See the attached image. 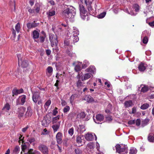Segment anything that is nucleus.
<instances>
[{
    "mask_svg": "<svg viewBox=\"0 0 154 154\" xmlns=\"http://www.w3.org/2000/svg\"><path fill=\"white\" fill-rule=\"evenodd\" d=\"M141 123V120L139 119H137L136 120H135V123L136 125L137 126H139L140 124Z\"/></svg>",
    "mask_w": 154,
    "mask_h": 154,
    "instance_id": "nucleus-59",
    "label": "nucleus"
},
{
    "mask_svg": "<svg viewBox=\"0 0 154 154\" xmlns=\"http://www.w3.org/2000/svg\"><path fill=\"white\" fill-rule=\"evenodd\" d=\"M81 2L83 3L84 0H80ZM84 2L86 4L88 11L90 12L92 10V8L91 5V2L89 1V0H84Z\"/></svg>",
    "mask_w": 154,
    "mask_h": 154,
    "instance_id": "nucleus-8",
    "label": "nucleus"
},
{
    "mask_svg": "<svg viewBox=\"0 0 154 154\" xmlns=\"http://www.w3.org/2000/svg\"><path fill=\"white\" fill-rule=\"evenodd\" d=\"M56 14V11L54 9H51L46 12L47 17L49 18L51 17L54 16Z\"/></svg>",
    "mask_w": 154,
    "mask_h": 154,
    "instance_id": "nucleus-18",
    "label": "nucleus"
},
{
    "mask_svg": "<svg viewBox=\"0 0 154 154\" xmlns=\"http://www.w3.org/2000/svg\"><path fill=\"white\" fill-rule=\"evenodd\" d=\"M10 108V106L8 103H6L2 109L3 111H8Z\"/></svg>",
    "mask_w": 154,
    "mask_h": 154,
    "instance_id": "nucleus-33",
    "label": "nucleus"
},
{
    "mask_svg": "<svg viewBox=\"0 0 154 154\" xmlns=\"http://www.w3.org/2000/svg\"><path fill=\"white\" fill-rule=\"evenodd\" d=\"M146 65L144 63H141L138 66L139 70L140 71H143L145 69Z\"/></svg>",
    "mask_w": 154,
    "mask_h": 154,
    "instance_id": "nucleus-27",
    "label": "nucleus"
},
{
    "mask_svg": "<svg viewBox=\"0 0 154 154\" xmlns=\"http://www.w3.org/2000/svg\"><path fill=\"white\" fill-rule=\"evenodd\" d=\"M27 140L31 143L35 141V139L34 138L32 137H29L27 139Z\"/></svg>",
    "mask_w": 154,
    "mask_h": 154,
    "instance_id": "nucleus-53",
    "label": "nucleus"
},
{
    "mask_svg": "<svg viewBox=\"0 0 154 154\" xmlns=\"http://www.w3.org/2000/svg\"><path fill=\"white\" fill-rule=\"evenodd\" d=\"M17 57L18 58V64H19L22 61L23 59L21 58V55L20 54H18L17 55Z\"/></svg>",
    "mask_w": 154,
    "mask_h": 154,
    "instance_id": "nucleus-54",
    "label": "nucleus"
},
{
    "mask_svg": "<svg viewBox=\"0 0 154 154\" xmlns=\"http://www.w3.org/2000/svg\"><path fill=\"white\" fill-rule=\"evenodd\" d=\"M84 139L83 136L82 135H79L77 137L76 141L77 143L79 144H82V140Z\"/></svg>",
    "mask_w": 154,
    "mask_h": 154,
    "instance_id": "nucleus-25",
    "label": "nucleus"
},
{
    "mask_svg": "<svg viewBox=\"0 0 154 154\" xmlns=\"http://www.w3.org/2000/svg\"><path fill=\"white\" fill-rule=\"evenodd\" d=\"M51 103L50 100H48L45 104L44 106L45 109H47L50 106Z\"/></svg>",
    "mask_w": 154,
    "mask_h": 154,
    "instance_id": "nucleus-43",
    "label": "nucleus"
},
{
    "mask_svg": "<svg viewBox=\"0 0 154 154\" xmlns=\"http://www.w3.org/2000/svg\"><path fill=\"white\" fill-rule=\"evenodd\" d=\"M75 153V154H82V151L79 149H75L74 151Z\"/></svg>",
    "mask_w": 154,
    "mask_h": 154,
    "instance_id": "nucleus-51",
    "label": "nucleus"
},
{
    "mask_svg": "<svg viewBox=\"0 0 154 154\" xmlns=\"http://www.w3.org/2000/svg\"><path fill=\"white\" fill-rule=\"evenodd\" d=\"M53 70V68L51 66H48L46 69L47 72L50 75H51L52 74Z\"/></svg>",
    "mask_w": 154,
    "mask_h": 154,
    "instance_id": "nucleus-42",
    "label": "nucleus"
},
{
    "mask_svg": "<svg viewBox=\"0 0 154 154\" xmlns=\"http://www.w3.org/2000/svg\"><path fill=\"white\" fill-rule=\"evenodd\" d=\"M57 108L55 107V108L53 110V115L54 116H56L58 113V111H57Z\"/></svg>",
    "mask_w": 154,
    "mask_h": 154,
    "instance_id": "nucleus-58",
    "label": "nucleus"
},
{
    "mask_svg": "<svg viewBox=\"0 0 154 154\" xmlns=\"http://www.w3.org/2000/svg\"><path fill=\"white\" fill-rule=\"evenodd\" d=\"M56 138L58 144H61L62 142L61 133L58 132L56 135Z\"/></svg>",
    "mask_w": 154,
    "mask_h": 154,
    "instance_id": "nucleus-17",
    "label": "nucleus"
},
{
    "mask_svg": "<svg viewBox=\"0 0 154 154\" xmlns=\"http://www.w3.org/2000/svg\"><path fill=\"white\" fill-rule=\"evenodd\" d=\"M149 119H145L142 121L143 124L146 125L149 122Z\"/></svg>",
    "mask_w": 154,
    "mask_h": 154,
    "instance_id": "nucleus-64",
    "label": "nucleus"
},
{
    "mask_svg": "<svg viewBox=\"0 0 154 154\" xmlns=\"http://www.w3.org/2000/svg\"><path fill=\"white\" fill-rule=\"evenodd\" d=\"M19 137V142L20 143L21 141H22V143L23 142V139L24 138V137H22V136L21 134H19L18 135Z\"/></svg>",
    "mask_w": 154,
    "mask_h": 154,
    "instance_id": "nucleus-55",
    "label": "nucleus"
},
{
    "mask_svg": "<svg viewBox=\"0 0 154 154\" xmlns=\"http://www.w3.org/2000/svg\"><path fill=\"white\" fill-rule=\"evenodd\" d=\"M95 119L93 118L94 122L97 124H101L104 119V117L103 115L98 114L96 115Z\"/></svg>",
    "mask_w": 154,
    "mask_h": 154,
    "instance_id": "nucleus-6",
    "label": "nucleus"
},
{
    "mask_svg": "<svg viewBox=\"0 0 154 154\" xmlns=\"http://www.w3.org/2000/svg\"><path fill=\"white\" fill-rule=\"evenodd\" d=\"M94 148V145L92 143H90L88 144L86 146V148L88 150H89L90 151H91V149H93Z\"/></svg>",
    "mask_w": 154,
    "mask_h": 154,
    "instance_id": "nucleus-30",
    "label": "nucleus"
},
{
    "mask_svg": "<svg viewBox=\"0 0 154 154\" xmlns=\"http://www.w3.org/2000/svg\"><path fill=\"white\" fill-rule=\"evenodd\" d=\"M26 110V108L23 107L19 108L17 109V113L19 117H21L23 116Z\"/></svg>",
    "mask_w": 154,
    "mask_h": 154,
    "instance_id": "nucleus-9",
    "label": "nucleus"
},
{
    "mask_svg": "<svg viewBox=\"0 0 154 154\" xmlns=\"http://www.w3.org/2000/svg\"><path fill=\"white\" fill-rule=\"evenodd\" d=\"M79 116L81 118L83 119L85 117L86 115L84 112H82L79 114Z\"/></svg>",
    "mask_w": 154,
    "mask_h": 154,
    "instance_id": "nucleus-56",
    "label": "nucleus"
},
{
    "mask_svg": "<svg viewBox=\"0 0 154 154\" xmlns=\"http://www.w3.org/2000/svg\"><path fill=\"white\" fill-rule=\"evenodd\" d=\"M69 134L71 136H72L74 133V129L73 127L69 129L68 131Z\"/></svg>",
    "mask_w": 154,
    "mask_h": 154,
    "instance_id": "nucleus-50",
    "label": "nucleus"
},
{
    "mask_svg": "<svg viewBox=\"0 0 154 154\" xmlns=\"http://www.w3.org/2000/svg\"><path fill=\"white\" fill-rule=\"evenodd\" d=\"M27 148V146L26 145H23L22 146V151L25 152Z\"/></svg>",
    "mask_w": 154,
    "mask_h": 154,
    "instance_id": "nucleus-61",
    "label": "nucleus"
},
{
    "mask_svg": "<svg viewBox=\"0 0 154 154\" xmlns=\"http://www.w3.org/2000/svg\"><path fill=\"white\" fill-rule=\"evenodd\" d=\"M49 38L51 46L53 47L55 45L57 46L58 42L57 36L52 34H50L49 35Z\"/></svg>",
    "mask_w": 154,
    "mask_h": 154,
    "instance_id": "nucleus-3",
    "label": "nucleus"
},
{
    "mask_svg": "<svg viewBox=\"0 0 154 154\" xmlns=\"http://www.w3.org/2000/svg\"><path fill=\"white\" fill-rule=\"evenodd\" d=\"M62 14L63 17L71 21L75 14V9L72 6L66 5Z\"/></svg>",
    "mask_w": 154,
    "mask_h": 154,
    "instance_id": "nucleus-1",
    "label": "nucleus"
},
{
    "mask_svg": "<svg viewBox=\"0 0 154 154\" xmlns=\"http://www.w3.org/2000/svg\"><path fill=\"white\" fill-rule=\"evenodd\" d=\"M23 90L22 89H14L12 91L13 95H17L18 94L23 93Z\"/></svg>",
    "mask_w": 154,
    "mask_h": 154,
    "instance_id": "nucleus-19",
    "label": "nucleus"
},
{
    "mask_svg": "<svg viewBox=\"0 0 154 154\" xmlns=\"http://www.w3.org/2000/svg\"><path fill=\"white\" fill-rule=\"evenodd\" d=\"M94 136L95 140H96L97 137L96 135L94 133H88L85 134V139L88 141H90L94 139Z\"/></svg>",
    "mask_w": 154,
    "mask_h": 154,
    "instance_id": "nucleus-7",
    "label": "nucleus"
},
{
    "mask_svg": "<svg viewBox=\"0 0 154 154\" xmlns=\"http://www.w3.org/2000/svg\"><path fill=\"white\" fill-rule=\"evenodd\" d=\"M85 71L87 72L91 73V74L93 75V74H94L96 72L95 67L93 66H90L88 68L86 69L85 70Z\"/></svg>",
    "mask_w": 154,
    "mask_h": 154,
    "instance_id": "nucleus-14",
    "label": "nucleus"
},
{
    "mask_svg": "<svg viewBox=\"0 0 154 154\" xmlns=\"http://www.w3.org/2000/svg\"><path fill=\"white\" fill-rule=\"evenodd\" d=\"M73 30L71 32L73 33V35H78L79 34V31L78 29L75 27H73Z\"/></svg>",
    "mask_w": 154,
    "mask_h": 154,
    "instance_id": "nucleus-32",
    "label": "nucleus"
},
{
    "mask_svg": "<svg viewBox=\"0 0 154 154\" xmlns=\"http://www.w3.org/2000/svg\"><path fill=\"white\" fill-rule=\"evenodd\" d=\"M69 39L71 40V42L72 41L74 42H76L79 41V38L77 35H73L70 36Z\"/></svg>",
    "mask_w": 154,
    "mask_h": 154,
    "instance_id": "nucleus-23",
    "label": "nucleus"
},
{
    "mask_svg": "<svg viewBox=\"0 0 154 154\" xmlns=\"http://www.w3.org/2000/svg\"><path fill=\"white\" fill-rule=\"evenodd\" d=\"M133 8L135 10L136 12L135 13H137V12H138L139 10V6L137 4H135L133 5Z\"/></svg>",
    "mask_w": 154,
    "mask_h": 154,
    "instance_id": "nucleus-46",
    "label": "nucleus"
},
{
    "mask_svg": "<svg viewBox=\"0 0 154 154\" xmlns=\"http://www.w3.org/2000/svg\"><path fill=\"white\" fill-rule=\"evenodd\" d=\"M76 96L75 94H72L71 96L70 99V103L72 105L73 104V101L75 99V97Z\"/></svg>",
    "mask_w": 154,
    "mask_h": 154,
    "instance_id": "nucleus-47",
    "label": "nucleus"
},
{
    "mask_svg": "<svg viewBox=\"0 0 154 154\" xmlns=\"http://www.w3.org/2000/svg\"><path fill=\"white\" fill-rule=\"evenodd\" d=\"M20 28V24L19 23H18L15 26V29L17 32L19 33V32Z\"/></svg>",
    "mask_w": 154,
    "mask_h": 154,
    "instance_id": "nucleus-44",
    "label": "nucleus"
},
{
    "mask_svg": "<svg viewBox=\"0 0 154 154\" xmlns=\"http://www.w3.org/2000/svg\"><path fill=\"white\" fill-rule=\"evenodd\" d=\"M60 116L58 115L56 117H53L52 119V124L57 123L59 119H60Z\"/></svg>",
    "mask_w": 154,
    "mask_h": 154,
    "instance_id": "nucleus-26",
    "label": "nucleus"
},
{
    "mask_svg": "<svg viewBox=\"0 0 154 154\" xmlns=\"http://www.w3.org/2000/svg\"><path fill=\"white\" fill-rule=\"evenodd\" d=\"M70 110V107L69 106H65L63 109V111L64 113H66L68 112Z\"/></svg>",
    "mask_w": 154,
    "mask_h": 154,
    "instance_id": "nucleus-49",
    "label": "nucleus"
},
{
    "mask_svg": "<svg viewBox=\"0 0 154 154\" xmlns=\"http://www.w3.org/2000/svg\"><path fill=\"white\" fill-rule=\"evenodd\" d=\"M135 123V120H131L129 121L128 122V123L129 125H132L133 124H134Z\"/></svg>",
    "mask_w": 154,
    "mask_h": 154,
    "instance_id": "nucleus-63",
    "label": "nucleus"
},
{
    "mask_svg": "<svg viewBox=\"0 0 154 154\" xmlns=\"http://www.w3.org/2000/svg\"><path fill=\"white\" fill-rule=\"evenodd\" d=\"M148 139L149 142H154V134L150 133L148 136Z\"/></svg>",
    "mask_w": 154,
    "mask_h": 154,
    "instance_id": "nucleus-28",
    "label": "nucleus"
},
{
    "mask_svg": "<svg viewBox=\"0 0 154 154\" xmlns=\"http://www.w3.org/2000/svg\"><path fill=\"white\" fill-rule=\"evenodd\" d=\"M20 150V148L19 146H16L13 151V154H18Z\"/></svg>",
    "mask_w": 154,
    "mask_h": 154,
    "instance_id": "nucleus-35",
    "label": "nucleus"
},
{
    "mask_svg": "<svg viewBox=\"0 0 154 154\" xmlns=\"http://www.w3.org/2000/svg\"><path fill=\"white\" fill-rule=\"evenodd\" d=\"M149 107V105L148 103H146L143 104L140 106V108L143 110L147 109Z\"/></svg>",
    "mask_w": 154,
    "mask_h": 154,
    "instance_id": "nucleus-40",
    "label": "nucleus"
},
{
    "mask_svg": "<svg viewBox=\"0 0 154 154\" xmlns=\"http://www.w3.org/2000/svg\"><path fill=\"white\" fill-rule=\"evenodd\" d=\"M141 86H143V87H142V88L141 89V91L142 92H145L148 91L149 89L148 87L147 86L143 85H141Z\"/></svg>",
    "mask_w": 154,
    "mask_h": 154,
    "instance_id": "nucleus-39",
    "label": "nucleus"
},
{
    "mask_svg": "<svg viewBox=\"0 0 154 154\" xmlns=\"http://www.w3.org/2000/svg\"><path fill=\"white\" fill-rule=\"evenodd\" d=\"M124 105L125 107H128L131 106L133 105L132 101L131 100L126 101L125 102Z\"/></svg>",
    "mask_w": 154,
    "mask_h": 154,
    "instance_id": "nucleus-29",
    "label": "nucleus"
},
{
    "mask_svg": "<svg viewBox=\"0 0 154 154\" xmlns=\"http://www.w3.org/2000/svg\"><path fill=\"white\" fill-rule=\"evenodd\" d=\"M76 130L78 133L81 134L85 131V128L84 125H80L76 127Z\"/></svg>",
    "mask_w": 154,
    "mask_h": 154,
    "instance_id": "nucleus-13",
    "label": "nucleus"
},
{
    "mask_svg": "<svg viewBox=\"0 0 154 154\" xmlns=\"http://www.w3.org/2000/svg\"><path fill=\"white\" fill-rule=\"evenodd\" d=\"M83 100H86L89 103L92 102L93 100V98L90 95H87L85 96L83 98Z\"/></svg>",
    "mask_w": 154,
    "mask_h": 154,
    "instance_id": "nucleus-22",
    "label": "nucleus"
},
{
    "mask_svg": "<svg viewBox=\"0 0 154 154\" xmlns=\"http://www.w3.org/2000/svg\"><path fill=\"white\" fill-rule=\"evenodd\" d=\"M34 10H35V13H38L40 10V6L35 5Z\"/></svg>",
    "mask_w": 154,
    "mask_h": 154,
    "instance_id": "nucleus-48",
    "label": "nucleus"
},
{
    "mask_svg": "<svg viewBox=\"0 0 154 154\" xmlns=\"http://www.w3.org/2000/svg\"><path fill=\"white\" fill-rule=\"evenodd\" d=\"M50 122V120L48 119L47 116H45L44 117V119L42 122V124L43 126L46 127L49 125Z\"/></svg>",
    "mask_w": 154,
    "mask_h": 154,
    "instance_id": "nucleus-12",
    "label": "nucleus"
},
{
    "mask_svg": "<svg viewBox=\"0 0 154 154\" xmlns=\"http://www.w3.org/2000/svg\"><path fill=\"white\" fill-rule=\"evenodd\" d=\"M71 40L70 39L69 40V39H66L64 41V44L65 45H68L71 42Z\"/></svg>",
    "mask_w": 154,
    "mask_h": 154,
    "instance_id": "nucleus-52",
    "label": "nucleus"
},
{
    "mask_svg": "<svg viewBox=\"0 0 154 154\" xmlns=\"http://www.w3.org/2000/svg\"><path fill=\"white\" fill-rule=\"evenodd\" d=\"M76 64L75 67V71L78 72L80 71L82 69L81 67V65L82 63L80 62H75L73 63V65Z\"/></svg>",
    "mask_w": 154,
    "mask_h": 154,
    "instance_id": "nucleus-16",
    "label": "nucleus"
},
{
    "mask_svg": "<svg viewBox=\"0 0 154 154\" xmlns=\"http://www.w3.org/2000/svg\"><path fill=\"white\" fill-rule=\"evenodd\" d=\"M125 11L128 13L129 14L132 16H135L137 14V13H134L133 11H131L130 12H129L128 9L127 8L125 9Z\"/></svg>",
    "mask_w": 154,
    "mask_h": 154,
    "instance_id": "nucleus-45",
    "label": "nucleus"
},
{
    "mask_svg": "<svg viewBox=\"0 0 154 154\" xmlns=\"http://www.w3.org/2000/svg\"><path fill=\"white\" fill-rule=\"evenodd\" d=\"M33 37L34 38H37L39 37V33L38 31L34 30L33 32Z\"/></svg>",
    "mask_w": 154,
    "mask_h": 154,
    "instance_id": "nucleus-38",
    "label": "nucleus"
},
{
    "mask_svg": "<svg viewBox=\"0 0 154 154\" xmlns=\"http://www.w3.org/2000/svg\"><path fill=\"white\" fill-rule=\"evenodd\" d=\"M21 100V104L23 105L25 102L26 100V96L25 95H23L20 96L19 98Z\"/></svg>",
    "mask_w": 154,
    "mask_h": 154,
    "instance_id": "nucleus-31",
    "label": "nucleus"
},
{
    "mask_svg": "<svg viewBox=\"0 0 154 154\" xmlns=\"http://www.w3.org/2000/svg\"><path fill=\"white\" fill-rule=\"evenodd\" d=\"M20 63L21 64L23 68L26 67L28 65V62L26 60H23Z\"/></svg>",
    "mask_w": 154,
    "mask_h": 154,
    "instance_id": "nucleus-36",
    "label": "nucleus"
},
{
    "mask_svg": "<svg viewBox=\"0 0 154 154\" xmlns=\"http://www.w3.org/2000/svg\"><path fill=\"white\" fill-rule=\"evenodd\" d=\"M61 122V121H59L57 123L52 124L53 125L51 128H53L54 132H57L59 129L60 125Z\"/></svg>",
    "mask_w": 154,
    "mask_h": 154,
    "instance_id": "nucleus-11",
    "label": "nucleus"
},
{
    "mask_svg": "<svg viewBox=\"0 0 154 154\" xmlns=\"http://www.w3.org/2000/svg\"><path fill=\"white\" fill-rule=\"evenodd\" d=\"M84 83L82 82L81 80L79 79L76 82L77 86V87L80 88V87H83Z\"/></svg>",
    "mask_w": 154,
    "mask_h": 154,
    "instance_id": "nucleus-34",
    "label": "nucleus"
},
{
    "mask_svg": "<svg viewBox=\"0 0 154 154\" xmlns=\"http://www.w3.org/2000/svg\"><path fill=\"white\" fill-rule=\"evenodd\" d=\"M116 147V152L120 154H123L125 153H127L128 152V147L126 145L123 144H117Z\"/></svg>",
    "mask_w": 154,
    "mask_h": 154,
    "instance_id": "nucleus-2",
    "label": "nucleus"
},
{
    "mask_svg": "<svg viewBox=\"0 0 154 154\" xmlns=\"http://www.w3.org/2000/svg\"><path fill=\"white\" fill-rule=\"evenodd\" d=\"M93 76V75L91 73L87 72L83 74V76H82L81 79L82 81L87 80Z\"/></svg>",
    "mask_w": 154,
    "mask_h": 154,
    "instance_id": "nucleus-15",
    "label": "nucleus"
},
{
    "mask_svg": "<svg viewBox=\"0 0 154 154\" xmlns=\"http://www.w3.org/2000/svg\"><path fill=\"white\" fill-rule=\"evenodd\" d=\"M137 152V149L134 147L131 148L130 150L129 154H136Z\"/></svg>",
    "mask_w": 154,
    "mask_h": 154,
    "instance_id": "nucleus-37",
    "label": "nucleus"
},
{
    "mask_svg": "<svg viewBox=\"0 0 154 154\" xmlns=\"http://www.w3.org/2000/svg\"><path fill=\"white\" fill-rule=\"evenodd\" d=\"M24 154H41V153L38 150H33L31 149L28 150L27 152Z\"/></svg>",
    "mask_w": 154,
    "mask_h": 154,
    "instance_id": "nucleus-20",
    "label": "nucleus"
},
{
    "mask_svg": "<svg viewBox=\"0 0 154 154\" xmlns=\"http://www.w3.org/2000/svg\"><path fill=\"white\" fill-rule=\"evenodd\" d=\"M38 149L43 154H48V148L46 145L40 143L38 147Z\"/></svg>",
    "mask_w": 154,
    "mask_h": 154,
    "instance_id": "nucleus-4",
    "label": "nucleus"
},
{
    "mask_svg": "<svg viewBox=\"0 0 154 154\" xmlns=\"http://www.w3.org/2000/svg\"><path fill=\"white\" fill-rule=\"evenodd\" d=\"M38 24L35 22L32 23H28L27 24L26 26L29 29H30L32 28L35 27L37 26Z\"/></svg>",
    "mask_w": 154,
    "mask_h": 154,
    "instance_id": "nucleus-24",
    "label": "nucleus"
},
{
    "mask_svg": "<svg viewBox=\"0 0 154 154\" xmlns=\"http://www.w3.org/2000/svg\"><path fill=\"white\" fill-rule=\"evenodd\" d=\"M32 114V110L31 107L29 106L27 108V111L25 115L26 117L31 116Z\"/></svg>",
    "mask_w": 154,
    "mask_h": 154,
    "instance_id": "nucleus-21",
    "label": "nucleus"
},
{
    "mask_svg": "<svg viewBox=\"0 0 154 154\" xmlns=\"http://www.w3.org/2000/svg\"><path fill=\"white\" fill-rule=\"evenodd\" d=\"M79 7L81 17L82 19L84 20L87 17V11L82 5H79Z\"/></svg>",
    "mask_w": 154,
    "mask_h": 154,
    "instance_id": "nucleus-5",
    "label": "nucleus"
},
{
    "mask_svg": "<svg viewBox=\"0 0 154 154\" xmlns=\"http://www.w3.org/2000/svg\"><path fill=\"white\" fill-rule=\"evenodd\" d=\"M106 12H104L99 15H97V17L99 19H101L103 18L106 15Z\"/></svg>",
    "mask_w": 154,
    "mask_h": 154,
    "instance_id": "nucleus-41",
    "label": "nucleus"
},
{
    "mask_svg": "<svg viewBox=\"0 0 154 154\" xmlns=\"http://www.w3.org/2000/svg\"><path fill=\"white\" fill-rule=\"evenodd\" d=\"M106 121H107L108 122H110L112 120L111 117L109 116L106 117Z\"/></svg>",
    "mask_w": 154,
    "mask_h": 154,
    "instance_id": "nucleus-62",
    "label": "nucleus"
},
{
    "mask_svg": "<svg viewBox=\"0 0 154 154\" xmlns=\"http://www.w3.org/2000/svg\"><path fill=\"white\" fill-rule=\"evenodd\" d=\"M32 99L33 101L36 103L38 100L40 99L39 93L38 92H35L32 96Z\"/></svg>",
    "mask_w": 154,
    "mask_h": 154,
    "instance_id": "nucleus-10",
    "label": "nucleus"
},
{
    "mask_svg": "<svg viewBox=\"0 0 154 154\" xmlns=\"http://www.w3.org/2000/svg\"><path fill=\"white\" fill-rule=\"evenodd\" d=\"M66 53L68 55L71 57L75 55V54L72 53L71 51L69 50L67 51Z\"/></svg>",
    "mask_w": 154,
    "mask_h": 154,
    "instance_id": "nucleus-57",
    "label": "nucleus"
},
{
    "mask_svg": "<svg viewBox=\"0 0 154 154\" xmlns=\"http://www.w3.org/2000/svg\"><path fill=\"white\" fill-rule=\"evenodd\" d=\"M148 38L146 36H145L143 40V43L144 44H146L148 42Z\"/></svg>",
    "mask_w": 154,
    "mask_h": 154,
    "instance_id": "nucleus-60",
    "label": "nucleus"
}]
</instances>
